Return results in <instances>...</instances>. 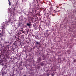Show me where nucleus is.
<instances>
[{
  "mask_svg": "<svg viewBox=\"0 0 76 76\" xmlns=\"http://www.w3.org/2000/svg\"><path fill=\"white\" fill-rule=\"evenodd\" d=\"M5 30V27H4V26H1V27L0 28V31H2V32L1 33H3V34H4H4L5 33V31H4Z\"/></svg>",
  "mask_w": 76,
  "mask_h": 76,
  "instance_id": "obj_1",
  "label": "nucleus"
},
{
  "mask_svg": "<svg viewBox=\"0 0 76 76\" xmlns=\"http://www.w3.org/2000/svg\"><path fill=\"white\" fill-rule=\"evenodd\" d=\"M0 45H1L0 44Z\"/></svg>",
  "mask_w": 76,
  "mask_h": 76,
  "instance_id": "obj_32",
  "label": "nucleus"
},
{
  "mask_svg": "<svg viewBox=\"0 0 76 76\" xmlns=\"http://www.w3.org/2000/svg\"><path fill=\"white\" fill-rule=\"evenodd\" d=\"M70 48H72V45H70Z\"/></svg>",
  "mask_w": 76,
  "mask_h": 76,
  "instance_id": "obj_18",
  "label": "nucleus"
},
{
  "mask_svg": "<svg viewBox=\"0 0 76 76\" xmlns=\"http://www.w3.org/2000/svg\"><path fill=\"white\" fill-rule=\"evenodd\" d=\"M27 44H28V43H29V42H28V43L27 42Z\"/></svg>",
  "mask_w": 76,
  "mask_h": 76,
  "instance_id": "obj_28",
  "label": "nucleus"
},
{
  "mask_svg": "<svg viewBox=\"0 0 76 76\" xmlns=\"http://www.w3.org/2000/svg\"><path fill=\"white\" fill-rule=\"evenodd\" d=\"M73 61H74V63L75 62H76V60H74Z\"/></svg>",
  "mask_w": 76,
  "mask_h": 76,
  "instance_id": "obj_17",
  "label": "nucleus"
},
{
  "mask_svg": "<svg viewBox=\"0 0 76 76\" xmlns=\"http://www.w3.org/2000/svg\"><path fill=\"white\" fill-rule=\"evenodd\" d=\"M11 76H14V75L13 74V75H12Z\"/></svg>",
  "mask_w": 76,
  "mask_h": 76,
  "instance_id": "obj_24",
  "label": "nucleus"
},
{
  "mask_svg": "<svg viewBox=\"0 0 76 76\" xmlns=\"http://www.w3.org/2000/svg\"><path fill=\"white\" fill-rule=\"evenodd\" d=\"M18 26H22L23 24L21 22H19L18 23Z\"/></svg>",
  "mask_w": 76,
  "mask_h": 76,
  "instance_id": "obj_3",
  "label": "nucleus"
},
{
  "mask_svg": "<svg viewBox=\"0 0 76 76\" xmlns=\"http://www.w3.org/2000/svg\"><path fill=\"white\" fill-rule=\"evenodd\" d=\"M22 33H23V34H25V32H24V31H22Z\"/></svg>",
  "mask_w": 76,
  "mask_h": 76,
  "instance_id": "obj_12",
  "label": "nucleus"
},
{
  "mask_svg": "<svg viewBox=\"0 0 76 76\" xmlns=\"http://www.w3.org/2000/svg\"><path fill=\"white\" fill-rule=\"evenodd\" d=\"M23 76H26V75H24Z\"/></svg>",
  "mask_w": 76,
  "mask_h": 76,
  "instance_id": "obj_25",
  "label": "nucleus"
},
{
  "mask_svg": "<svg viewBox=\"0 0 76 76\" xmlns=\"http://www.w3.org/2000/svg\"><path fill=\"white\" fill-rule=\"evenodd\" d=\"M4 53H3V54H2V56H4Z\"/></svg>",
  "mask_w": 76,
  "mask_h": 76,
  "instance_id": "obj_21",
  "label": "nucleus"
},
{
  "mask_svg": "<svg viewBox=\"0 0 76 76\" xmlns=\"http://www.w3.org/2000/svg\"><path fill=\"white\" fill-rule=\"evenodd\" d=\"M31 75H34V72H31Z\"/></svg>",
  "mask_w": 76,
  "mask_h": 76,
  "instance_id": "obj_10",
  "label": "nucleus"
},
{
  "mask_svg": "<svg viewBox=\"0 0 76 76\" xmlns=\"http://www.w3.org/2000/svg\"><path fill=\"white\" fill-rule=\"evenodd\" d=\"M39 47H40V46H39Z\"/></svg>",
  "mask_w": 76,
  "mask_h": 76,
  "instance_id": "obj_31",
  "label": "nucleus"
},
{
  "mask_svg": "<svg viewBox=\"0 0 76 76\" xmlns=\"http://www.w3.org/2000/svg\"><path fill=\"white\" fill-rule=\"evenodd\" d=\"M14 10H15V8L14 9Z\"/></svg>",
  "mask_w": 76,
  "mask_h": 76,
  "instance_id": "obj_29",
  "label": "nucleus"
},
{
  "mask_svg": "<svg viewBox=\"0 0 76 76\" xmlns=\"http://www.w3.org/2000/svg\"><path fill=\"white\" fill-rule=\"evenodd\" d=\"M0 63H1V62H0Z\"/></svg>",
  "mask_w": 76,
  "mask_h": 76,
  "instance_id": "obj_30",
  "label": "nucleus"
},
{
  "mask_svg": "<svg viewBox=\"0 0 76 76\" xmlns=\"http://www.w3.org/2000/svg\"><path fill=\"white\" fill-rule=\"evenodd\" d=\"M40 65L42 67L44 65V64L43 62H41L40 63Z\"/></svg>",
  "mask_w": 76,
  "mask_h": 76,
  "instance_id": "obj_6",
  "label": "nucleus"
},
{
  "mask_svg": "<svg viewBox=\"0 0 76 76\" xmlns=\"http://www.w3.org/2000/svg\"><path fill=\"white\" fill-rule=\"evenodd\" d=\"M6 50H7L6 49H5L4 50V52L5 51H6Z\"/></svg>",
  "mask_w": 76,
  "mask_h": 76,
  "instance_id": "obj_13",
  "label": "nucleus"
},
{
  "mask_svg": "<svg viewBox=\"0 0 76 76\" xmlns=\"http://www.w3.org/2000/svg\"><path fill=\"white\" fill-rule=\"evenodd\" d=\"M4 35V33H0V41H1L3 39L2 38L3 37Z\"/></svg>",
  "mask_w": 76,
  "mask_h": 76,
  "instance_id": "obj_2",
  "label": "nucleus"
},
{
  "mask_svg": "<svg viewBox=\"0 0 76 76\" xmlns=\"http://www.w3.org/2000/svg\"><path fill=\"white\" fill-rule=\"evenodd\" d=\"M34 43H35L36 45H40V44H39L38 42H35Z\"/></svg>",
  "mask_w": 76,
  "mask_h": 76,
  "instance_id": "obj_4",
  "label": "nucleus"
},
{
  "mask_svg": "<svg viewBox=\"0 0 76 76\" xmlns=\"http://www.w3.org/2000/svg\"><path fill=\"white\" fill-rule=\"evenodd\" d=\"M51 9H53V7H51L50 8Z\"/></svg>",
  "mask_w": 76,
  "mask_h": 76,
  "instance_id": "obj_22",
  "label": "nucleus"
},
{
  "mask_svg": "<svg viewBox=\"0 0 76 76\" xmlns=\"http://www.w3.org/2000/svg\"><path fill=\"white\" fill-rule=\"evenodd\" d=\"M8 2L9 3V6H11V2H10V0H8Z\"/></svg>",
  "mask_w": 76,
  "mask_h": 76,
  "instance_id": "obj_7",
  "label": "nucleus"
},
{
  "mask_svg": "<svg viewBox=\"0 0 76 76\" xmlns=\"http://www.w3.org/2000/svg\"><path fill=\"white\" fill-rule=\"evenodd\" d=\"M47 75L48 76H50V74L47 73Z\"/></svg>",
  "mask_w": 76,
  "mask_h": 76,
  "instance_id": "obj_15",
  "label": "nucleus"
},
{
  "mask_svg": "<svg viewBox=\"0 0 76 76\" xmlns=\"http://www.w3.org/2000/svg\"><path fill=\"white\" fill-rule=\"evenodd\" d=\"M58 60L59 61L61 62V58H58Z\"/></svg>",
  "mask_w": 76,
  "mask_h": 76,
  "instance_id": "obj_8",
  "label": "nucleus"
},
{
  "mask_svg": "<svg viewBox=\"0 0 76 76\" xmlns=\"http://www.w3.org/2000/svg\"><path fill=\"white\" fill-rule=\"evenodd\" d=\"M8 43V42H4V44H7Z\"/></svg>",
  "mask_w": 76,
  "mask_h": 76,
  "instance_id": "obj_11",
  "label": "nucleus"
},
{
  "mask_svg": "<svg viewBox=\"0 0 76 76\" xmlns=\"http://www.w3.org/2000/svg\"><path fill=\"white\" fill-rule=\"evenodd\" d=\"M63 61H65V58H63Z\"/></svg>",
  "mask_w": 76,
  "mask_h": 76,
  "instance_id": "obj_14",
  "label": "nucleus"
},
{
  "mask_svg": "<svg viewBox=\"0 0 76 76\" xmlns=\"http://www.w3.org/2000/svg\"><path fill=\"white\" fill-rule=\"evenodd\" d=\"M48 13H46L45 14V15H47V14L48 15Z\"/></svg>",
  "mask_w": 76,
  "mask_h": 76,
  "instance_id": "obj_19",
  "label": "nucleus"
},
{
  "mask_svg": "<svg viewBox=\"0 0 76 76\" xmlns=\"http://www.w3.org/2000/svg\"><path fill=\"white\" fill-rule=\"evenodd\" d=\"M2 66H4V64H2Z\"/></svg>",
  "mask_w": 76,
  "mask_h": 76,
  "instance_id": "obj_23",
  "label": "nucleus"
},
{
  "mask_svg": "<svg viewBox=\"0 0 76 76\" xmlns=\"http://www.w3.org/2000/svg\"><path fill=\"white\" fill-rule=\"evenodd\" d=\"M40 68V66H38L37 67V69H39Z\"/></svg>",
  "mask_w": 76,
  "mask_h": 76,
  "instance_id": "obj_20",
  "label": "nucleus"
},
{
  "mask_svg": "<svg viewBox=\"0 0 76 76\" xmlns=\"http://www.w3.org/2000/svg\"><path fill=\"white\" fill-rule=\"evenodd\" d=\"M36 29H37V28H36Z\"/></svg>",
  "mask_w": 76,
  "mask_h": 76,
  "instance_id": "obj_26",
  "label": "nucleus"
},
{
  "mask_svg": "<svg viewBox=\"0 0 76 76\" xmlns=\"http://www.w3.org/2000/svg\"><path fill=\"white\" fill-rule=\"evenodd\" d=\"M27 25L28 26H31V24L29 23H27Z\"/></svg>",
  "mask_w": 76,
  "mask_h": 76,
  "instance_id": "obj_9",
  "label": "nucleus"
},
{
  "mask_svg": "<svg viewBox=\"0 0 76 76\" xmlns=\"http://www.w3.org/2000/svg\"><path fill=\"white\" fill-rule=\"evenodd\" d=\"M41 61V59L40 58H38L37 59V61L38 62H39V61Z\"/></svg>",
  "mask_w": 76,
  "mask_h": 76,
  "instance_id": "obj_5",
  "label": "nucleus"
},
{
  "mask_svg": "<svg viewBox=\"0 0 76 76\" xmlns=\"http://www.w3.org/2000/svg\"><path fill=\"white\" fill-rule=\"evenodd\" d=\"M52 76H53L54 75H52Z\"/></svg>",
  "mask_w": 76,
  "mask_h": 76,
  "instance_id": "obj_27",
  "label": "nucleus"
},
{
  "mask_svg": "<svg viewBox=\"0 0 76 76\" xmlns=\"http://www.w3.org/2000/svg\"><path fill=\"white\" fill-rule=\"evenodd\" d=\"M36 38V39H38V38H39L38 37V36L37 37H35Z\"/></svg>",
  "mask_w": 76,
  "mask_h": 76,
  "instance_id": "obj_16",
  "label": "nucleus"
}]
</instances>
